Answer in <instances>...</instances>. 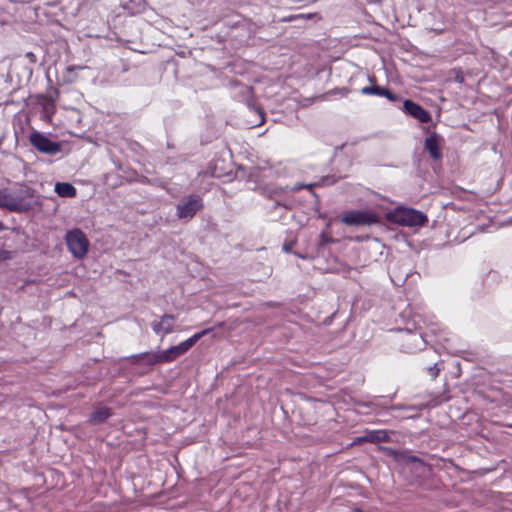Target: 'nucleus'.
Here are the masks:
<instances>
[{"label":"nucleus","mask_w":512,"mask_h":512,"mask_svg":"<svg viewBox=\"0 0 512 512\" xmlns=\"http://www.w3.org/2000/svg\"><path fill=\"white\" fill-rule=\"evenodd\" d=\"M11 189L14 205L21 209H15L17 213H24L31 210L34 206L32 199L36 196V191L25 184H16Z\"/></svg>","instance_id":"f257e3e1"},{"label":"nucleus","mask_w":512,"mask_h":512,"mask_svg":"<svg viewBox=\"0 0 512 512\" xmlns=\"http://www.w3.org/2000/svg\"><path fill=\"white\" fill-rule=\"evenodd\" d=\"M340 221L347 226H366L380 222L379 216L371 210H351L345 212Z\"/></svg>","instance_id":"f03ea898"},{"label":"nucleus","mask_w":512,"mask_h":512,"mask_svg":"<svg viewBox=\"0 0 512 512\" xmlns=\"http://www.w3.org/2000/svg\"><path fill=\"white\" fill-rule=\"evenodd\" d=\"M65 240L68 250L75 258L82 259L86 256L89 248V241L80 229L68 231Z\"/></svg>","instance_id":"7ed1b4c3"},{"label":"nucleus","mask_w":512,"mask_h":512,"mask_svg":"<svg viewBox=\"0 0 512 512\" xmlns=\"http://www.w3.org/2000/svg\"><path fill=\"white\" fill-rule=\"evenodd\" d=\"M212 331L211 328H207L194 334L192 337L187 340L181 342L176 346H172L164 351H162V359L164 362H172L181 355L185 354L194 344L200 340L204 335L209 334Z\"/></svg>","instance_id":"20e7f679"},{"label":"nucleus","mask_w":512,"mask_h":512,"mask_svg":"<svg viewBox=\"0 0 512 512\" xmlns=\"http://www.w3.org/2000/svg\"><path fill=\"white\" fill-rule=\"evenodd\" d=\"M392 219L402 226H421L427 222V217L420 211L412 208H397L392 214Z\"/></svg>","instance_id":"39448f33"},{"label":"nucleus","mask_w":512,"mask_h":512,"mask_svg":"<svg viewBox=\"0 0 512 512\" xmlns=\"http://www.w3.org/2000/svg\"><path fill=\"white\" fill-rule=\"evenodd\" d=\"M202 199L198 195H189L177 205V216L180 219H191L202 209Z\"/></svg>","instance_id":"423d86ee"},{"label":"nucleus","mask_w":512,"mask_h":512,"mask_svg":"<svg viewBox=\"0 0 512 512\" xmlns=\"http://www.w3.org/2000/svg\"><path fill=\"white\" fill-rule=\"evenodd\" d=\"M29 139L31 144L41 153L54 155L61 150L60 143L50 140L42 133L33 132Z\"/></svg>","instance_id":"0eeeda50"},{"label":"nucleus","mask_w":512,"mask_h":512,"mask_svg":"<svg viewBox=\"0 0 512 512\" xmlns=\"http://www.w3.org/2000/svg\"><path fill=\"white\" fill-rule=\"evenodd\" d=\"M403 111L421 123H428L431 121L429 112L410 99H406L403 102Z\"/></svg>","instance_id":"6e6552de"},{"label":"nucleus","mask_w":512,"mask_h":512,"mask_svg":"<svg viewBox=\"0 0 512 512\" xmlns=\"http://www.w3.org/2000/svg\"><path fill=\"white\" fill-rule=\"evenodd\" d=\"M131 362L133 364L145 363L147 365H155L157 363H163L164 361L162 359V352H144L137 355H133L131 357Z\"/></svg>","instance_id":"1a4fd4ad"},{"label":"nucleus","mask_w":512,"mask_h":512,"mask_svg":"<svg viewBox=\"0 0 512 512\" xmlns=\"http://www.w3.org/2000/svg\"><path fill=\"white\" fill-rule=\"evenodd\" d=\"M175 320V316L171 314H164L161 317L160 322H155L152 324V329L156 334H170L173 332V322Z\"/></svg>","instance_id":"9d476101"},{"label":"nucleus","mask_w":512,"mask_h":512,"mask_svg":"<svg viewBox=\"0 0 512 512\" xmlns=\"http://www.w3.org/2000/svg\"><path fill=\"white\" fill-rule=\"evenodd\" d=\"M424 148L428 151L432 159H441L442 154L439 148V136L437 134L434 133L425 139Z\"/></svg>","instance_id":"9b49d317"},{"label":"nucleus","mask_w":512,"mask_h":512,"mask_svg":"<svg viewBox=\"0 0 512 512\" xmlns=\"http://www.w3.org/2000/svg\"><path fill=\"white\" fill-rule=\"evenodd\" d=\"M112 416L111 409L106 406L97 407L90 415L88 422L92 425H100Z\"/></svg>","instance_id":"f8f14e48"},{"label":"nucleus","mask_w":512,"mask_h":512,"mask_svg":"<svg viewBox=\"0 0 512 512\" xmlns=\"http://www.w3.org/2000/svg\"><path fill=\"white\" fill-rule=\"evenodd\" d=\"M389 435L385 430H372L367 431L363 436L358 438V441L369 443L387 442Z\"/></svg>","instance_id":"ddd939ff"},{"label":"nucleus","mask_w":512,"mask_h":512,"mask_svg":"<svg viewBox=\"0 0 512 512\" xmlns=\"http://www.w3.org/2000/svg\"><path fill=\"white\" fill-rule=\"evenodd\" d=\"M425 344L424 339L420 334L417 333H407L406 339L403 343V347H405L410 352L421 349Z\"/></svg>","instance_id":"4468645a"},{"label":"nucleus","mask_w":512,"mask_h":512,"mask_svg":"<svg viewBox=\"0 0 512 512\" xmlns=\"http://www.w3.org/2000/svg\"><path fill=\"white\" fill-rule=\"evenodd\" d=\"M55 192L60 197L71 198L76 196V188L68 182H57Z\"/></svg>","instance_id":"2eb2a0df"},{"label":"nucleus","mask_w":512,"mask_h":512,"mask_svg":"<svg viewBox=\"0 0 512 512\" xmlns=\"http://www.w3.org/2000/svg\"><path fill=\"white\" fill-rule=\"evenodd\" d=\"M0 207L11 212H15V209H20L17 205H14L11 189L0 191Z\"/></svg>","instance_id":"dca6fc26"},{"label":"nucleus","mask_w":512,"mask_h":512,"mask_svg":"<svg viewBox=\"0 0 512 512\" xmlns=\"http://www.w3.org/2000/svg\"><path fill=\"white\" fill-rule=\"evenodd\" d=\"M384 91H385L384 87H380L377 85L366 86L361 89V93L364 95H376V96H381V97H383Z\"/></svg>","instance_id":"f3484780"},{"label":"nucleus","mask_w":512,"mask_h":512,"mask_svg":"<svg viewBox=\"0 0 512 512\" xmlns=\"http://www.w3.org/2000/svg\"><path fill=\"white\" fill-rule=\"evenodd\" d=\"M284 190L282 188H272L265 186L261 188V194L267 198L274 199L277 195L281 194Z\"/></svg>","instance_id":"a211bd4d"},{"label":"nucleus","mask_w":512,"mask_h":512,"mask_svg":"<svg viewBox=\"0 0 512 512\" xmlns=\"http://www.w3.org/2000/svg\"><path fill=\"white\" fill-rule=\"evenodd\" d=\"M443 366H444L443 361L440 363V365L438 363H435L433 366H428L426 368L428 375L432 379H435L438 376L440 370L443 368Z\"/></svg>","instance_id":"6ab92c4d"},{"label":"nucleus","mask_w":512,"mask_h":512,"mask_svg":"<svg viewBox=\"0 0 512 512\" xmlns=\"http://www.w3.org/2000/svg\"><path fill=\"white\" fill-rule=\"evenodd\" d=\"M383 97L387 98L391 102H396L400 100V96L391 92L389 89L385 88Z\"/></svg>","instance_id":"aec40b11"},{"label":"nucleus","mask_w":512,"mask_h":512,"mask_svg":"<svg viewBox=\"0 0 512 512\" xmlns=\"http://www.w3.org/2000/svg\"><path fill=\"white\" fill-rule=\"evenodd\" d=\"M400 460L407 461V462H419L420 461V459L416 456H406V455H401Z\"/></svg>","instance_id":"412c9836"},{"label":"nucleus","mask_w":512,"mask_h":512,"mask_svg":"<svg viewBox=\"0 0 512 512\" xmlns=\"http://www.w3.org/2000/svg\"><path fill=\"white\" fill-rule=\"evenodd\" d=\"M11 255L9 251L0 250V262L10 259Z\"/></svg>","instance_id":"4be33fe9"},{"label":"nucleus","mask_w":512,"mask_h":512,"mask_svg":"<svg viewBox=\"0 0 512 512\" xmlns=\"http://www.w3.org/2000/svg\"><path fill=\"white\" fill-rule=\"evenodd\" d=\"M314 186V184H308V185H298L293 188L294 191H298L302 188H309L311 189Z\"/></svg>","instance_id":"5701e85b"},{"label":"nucleus","mask_w":512,"mask_h":512,"mask_svg":"<svg viewBox=\"0 0 512 512\" xmlns=\"http://www.w3.org/2000/svg\"><path fill=\"white\" fill-rule=\"evenodd\" d=\"M280 206H282V207H284V208H286V209H290V207H289L287 204L281 203V202H279V201H276V202H275V204H274V206H273V209H276L277 207H280Z\"/></svg>","instance_id":"b1692460"},{"label":"nucleus","mask_w":512,"mask_h":512,"mask_svg":"<svg viewBox=\"0 0 512 512\" xmlns=\"http://www.w3.org/2000/svg\"><path fill=\"white\" fill-rule=\"evenodd\" d=\"M283 249H284V251H286V252H290V251H291V249H292V243H285V244L283 245Z\"/></svg>","instance_id":"393cba45"},{"label":"nucleus","mask_w":512,"mask_h":512,"mask_svg":"<svg viewBox=\"0 0 512 512\" xmlns=\"http://www.w3.org/2000/svg\"><path fill=\"white\" fill-rule=\"evenodd\" d=\"M76 68H77L76 66H68L67 67L68 74L72 73Z\"/></svg>","instance_id":"a878e982"},{"label":"nucleus","mask_w":512,"mask_h":512,"mask_svg":"<svg viewBox=\"0 0 512 512\" xmlns=\"http://www.w3.org/2000/svg\"><path fill=\"white\" fill-rule=\"evenodd\" d=\"M5 230V226L2 221H0V231Z\"/></svg>","instance_id":"bb28decb"},{"label":"nucleus","mask_w":512,"mask_h":512,"mask_svg":"<svg viewBox=\"0 0 512 512\" xmlns=\"http://www.w3.org/2000/svg\"><path fill=\"white\" fill-rule=\"evenodd\" d=\"M352 512H363V511L361 509L356 508Z\"/></svg>","instance_id":"cd10ccee"},{"label":"nucleus","mask_w":512,"mask_h":512,"mask_svg":"<svg viewBox=\"0 0 512 512\" xmlns=\"http://www.w3.org/2000/svg\"><path fill=\"white\" fill-rule=\"evenodd\" d=\"M456 80L462 82L463 79L457 75Z\"/></svg>","instance_id":"c85d7f7f"}]
</instances>
